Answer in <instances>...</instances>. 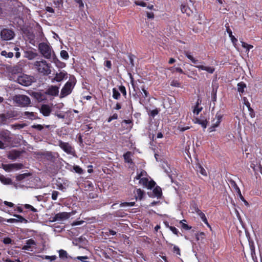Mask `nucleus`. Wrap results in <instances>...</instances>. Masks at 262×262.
Listing matches in <instances>:
<instances>
[{
	"label": "nucleus",
	"mask_w": 262,
	"mask_h": 262,
	"mask_svg": "<svg viewBox=\"0 0 262 262\" xmlns=\"http://www.w3.org/2000/svg\"><path fill=\"white\" fill-rule=\"evenodd\" d=\"M237 91L240 93L241 95H242L244 92V90L246 88V84L244 82H240L238 83L237 85Z\"/></svg>",
	"instance_id": "obj_19"
},
{
	"label": "nucleus",
	"mask_w": 262,
	"mask_h": 262,
	"mask_svg": "<svg viewBox=\"0 0 262 262\" xmlns=\"http://www.w3.org/2000/svg\"><path fill=\"white\" fill-rule=\"evenodd\" d=\"M184 55L199 70L205 71L209 74H213L215 71V68L213 66H205L203 64H197L199 63V60L194 57L192 53L189 51H184Z\"/></svg>",
	"instance_id": "obj_1"
},
{
	"label": "nucleus",
	"mask_w": 262,
	"mask_h": 262,
	"mask_svg": "<svg viewBox=\"0 0 262 262\" xmlns=\"http://www.w3.org/2000/svg\"><path fill=\"white\" fill-rule=\"evenodd\" d=\"M9 113H8L7 114H0V123L1 124H5L6 123L7 120L8 118H9Z\"/></svg>",
	"instance_id": "obj_26"
},
{
	"label": "nucleus",
	"mask_w": 262,
	"mask_h": 262,
	"mask_svg": "<svg viewBox=\"0 0 262 262\" xmlns=\"http://www.w3.org/2000/svg\"><path fill=\"white\" fill-rule=\"evenodd\" d=\"M150 0H138V1H136L135 2V3L137 6H140L144 7H146L147 5L146 2V1L148 2Z\"/></svg>",
	"instance_id": "obj_31"
},
{
	"label": "nucleus",
	"mask_w": 262,
	"mask_h": 262,
	"mask_svg": "<svg viewBox=\"0 0 262 262\" xmlns=\"http://www.w3.org/2000/svg\"><path fill=\"white\" fill-rule=\"evenodd\" d=\"M141 90L142 91V92H143V97L144 98H147L149 96V93L147 91V90L145 89V88L143 86L142 88H141Z\"/></svg>",
	"instance_id": "obj_51"
},
{
	"label": "nucleus",
	"mask_w": 262,
	"mask_h": 262,
	"mask_svg": "<svg viewBox=\"0 0 262 262\" xmlns=\"http://www.w3.org/2000/svg\"><path fill=\"white\" fill-rule=\"evenodd\" d=\"M3 242L6 245L10 244L12 243V240L10 237H7L3 239Z\"/></svg>",
	"instance_id": "obj_52"
},
{
	"label": "nucleus",
	"mask_w": 262,
	"mask_h": 262,
	"mask_svg": "<svg viewBox=\"0 0 262 262\" xmlns=\"http://www.w3.org/2000/svg\"><path fill=\"white\" fill-rule=\"evenodd\" d=\"M24 207L26 209L31 210L33 212H36L37 211V210L36 208H35L34 207H33L32 205H31L30 204H25L24 205Z\"/></svg>",
	"instance_id": "obj_45"
},
{
	"label": "nucleus",
	"mask_w": 262,
	"mask_h": 262,
	"mask_svg": "<svg viewBox=\"0 0 262 262\" xmlns=\"http://www.w3.org/2000/svg\"><path fill=\"white\" fill-rule=\"evenodd\" d=\"M59 146L68 154L72 155L74 152V148L68 142L61 140L59 141Z\"/></svg>",
	"instance_id": "obj_8"
},
{
	"label": "nucleus",
	"mask_w": 262,
	"mask_h": 262,
	"mask_svg": "<svg viewBox=\"0 0 262 262\" xmlns=\"http://www.w3.org/2000/svg\"><path fill=\"white\" fill-rule=\"evenodd\" d=\"M14 50L16 51V53H15V57L17 58H18L20 57V53L18 51H19V48L15 47L14 48Z\"/></svg>",
	"instance_id": "obj_62"
},
{
	"label": "nucleus",
	"mask_w": 262,
	"mask_h": 262,
	"mask_svg": "<svg viewBox=\"0 0 262 262\" xmlns=\"http://www.w3.org/2000/svg\"><path fill=\"white\" fill-rule=\"evenodd\" d=\"M242 43V46L244 48H245L247 49V50L249 51L250 49H252L253 48V46L251 45H249L244 41H241Z\"/></svg>",
	"instance_id": "obj_39"
},
{
	"label": "nucleus",
	"mask_w": 262,
	"mask_h": 262,
	"mask_svg": "<svg viewBox=\"0 0 262 262\" xmlns=\"http://www.w3.org/2000/svg\"><path fill=\"white\" fill-rule=\"evenodd\" d=\"M59 256L61 259H67L68 258V253L66 251L60 249L58 251Z\"/></svg>",
	"instance_id": "obj_27"
},
{
	"label": "nucleus",
	"mask_w": 262,
	"mask_h": 262,
	"mask_svg": "<svg viewBox=\"0 0 262 262\" xmlns=\"http://www.w3.org/2000/svg\"><path fill=\"white\" fill-rule=\"evenodd\" d=\"M26 56L29 59H32L34 58H35L36 56V54L31 51H27L26 52Z\"/></svg>",
	"instance_id": "obj_32"
},
{
	"label": "nucleus",
	"mask_w": 262,
	"mask_h": 262,
	"mask_svg": "<svg viewBox=\"0 0 262 262\" xmlns=\"http://www.w3.org/2000/svg\"><path fill=\"white\" fill-rule=\"evenodd\" d=\"M38 50L40 54L46 59L51 58L52 48L45 42H41L38 45Z\"/></svg>",
	"instance_id": "obj_5"
},
{
	"label": "nucleus",
	"mask_w": 262,
	"mask_h": 262,
	"mask_svg": "<svg viewBox=\"0 0 262 262\" xmlns=\"http://www.w3.org/2000/svg\"><path fill=\"white\" fill-rule=\"evenodd\" d=\"M46 127L47 128H49L50 127V125H43L41 124H33L31 126V128L37 129V130H42L44 127Z\"/></svg>",
	"instance_id": "obj_23"
},
{
	"label": "nucleus",
	"mask_w": 262,
	"mask_h": 262,
	"mask_svg": "<svg viewBox=\"0 0 262 262\" xmlns=\"http://www.w3.org/2000/svg\"><path fill=\"white\" fill-rule=\"evenodd\" d=\"M40 112L44 116H49L51 112V109L48 105L43 104L41 106Z\"/></svg>",
	"instance_id": "obj_15"
},
{
	"label": "nucleus",
	"mask_w": 262,
	"mask_h": 262,
	"mask_svg": "<svg viewBox=\"0 0 262 262\" xmlns=\"http://www.w3.org/2000/svg\"><path fill=\"white\" fill-rule=\"evenodd\" d=\"M67 73L64 71L60 72V73H57L54 77L53 81H56L57 82L61 81L64 78H67Z\"/></svg>",
	"instance_id": "obj_12"
},
{
	"label": "nucleus",
	"mask_w": 262,
	"mask_h": 262,
	"mask_svg": "<svg viewBox=\"0 0 262 262\" xmlns=\"http://www.w3.org/2000/svg\"><path fill=\"white\" fill-rule=\"evenodd\" d=\"M22 69L17 65L11 68L10 72L13 74H17L21 72Z\"/></svg>",
	"instance_id": "obj_28"
},
{
	"label": "nucleus",
	"mask_w": 262,
	"mask_h": 262,
	"mask_svg": "<svg viewBox=\"0 0 262 262\" xmlns=\"http://www.w3.org/2000/svg\"><path fill=\"white\" fill-rule=\"evenodd\" d=\"M1 55L2 56H5V57L10 58H12L14 56L13 53L7 52L5 50L2 51L1 53Z\"/></svg>",
	"instance_id": "obj_30"
},
{
	"label": "nucleus",
	"mask_w": 262,
	"mask_h": 262,
	"mask_svg": "<svg viewBox=\"0 0 262 262\" xmlns=\"http://www.w3.org/2000/svg\"><path fill=\"white\" fill-rule=\"evenodd\" d=\"M119 90L122 94V95L125 98H126V97L127 93H126L125 87L124 85H120L119 86Z\"/></svg>",
	"instance_id": "obj_37"
},
{
	"label": "nucleus",
	"mask_w": 262,
	"mask_h": 262,
	"mask_svg": "<svg viewBox=\"0 0 262 262\" xmlns=\"http://www.w3.org/2000/svg\"><path fill=\"white\" fill-rule=\"evenodd\" d=\"M46 157L48 160L54 162L55 159V157L53 155L51 152H47L46 154Z\"/></svg>",
	"instance_id": "obj_33"
},
{
	"label": "nucleus",
	"mask_w": 262,
	"mask_h": 262,
	"mask_svg": "<svg viewBox=\"0 0 262 262\" xmlns=\"http://www.w3.org/2000/svg\"><path fill=\"white\" fill-rule=\"evenodd\" d=\"M68 215L67 212H60L55 214L53 218V221H61L63 219H67Z\"/></svg>",
	"instance_id": "obj_13"
},
{
	"label": "nucleus",
	"mask_w": 262,
	"mask_h": 262,
	"mask_svg": "<svg viewBox=\"0 0 262 262\" xmlns=\"http://www.w3.org/2000/svg\"><path fill=\"white\" fill-rule=\"evenodd\" d=\"M75 258L80 260L82 262H88L87 260L89 259V257L87 256H78Z\"/></svg>",
	"instance_id": "obj_42"
},
{
	"label": "nucleus",
	"mask_w": 262,
	"mask_h": 262,
	"mask_svg": "<svg viewBox=\"0 0 262 262\" xmlns=\"http://www.w3.org/2000/svg\"><path fill=\"white\" fill-rule=\"evenodd\" d=\"M118 118V114L117 113H115L112 116H110V117L107 119V122H111L113 120L117 119Z\"/></svg>",
	"instance_id": "obj_48"
},
{
	"label": "nucleus",
	"mask_w": 262,
	"mask_h": 262,
	"mask_svg": "<svg viewBox=\"0 0 262 262\" xmlns=\"http://www.w3.org/2000/svg\"><path fill=\"white\" fill-rule=\"evenodd\" d=\"M181 11L182 13H185L189 15V13L188 12V11L189 10V9L186 5H182L181 6Z\"/></svg>",
	"instance_id": "obj_44"
},
{
	"label": "nucleus",
	"mask_w": 262,
	"mask_h": 262,
	"mask_svg": "<svg viewBox=\"0 0 262 262\" xmlns=\"http://www.w3.org/2000/svg\"><path fill=\"white\" fill-rule=\"evenodd\" d=\"M243 101L245 105L247 107L248 109H251L250 103L246 97H244Z\"/></svg>",
	"instance_id": "obj_58"
},
{
	"label": "nucleus",
	"mask_w": 262,
	"mask_h": 262,
	"mask_svg": "<svg viewBox=\"0 0 262 262\" xmlns=\"http://www.w3.org/2000/svg\"><path fill=\"white\" fill-rule=\"evenodd\" d=\"M60 54L61 58L65 60H67L69 58V54L66 50H61Z\"/></svg>",
	"instance_id": "obj_36"
},
{
	"label": "nucleus",
	"mask_w": 262,
	"mask_h": 262,
	"mask_svg": "<svg viewBox=\"0 0 262 262\" xmlns=\"http://www.w3.org/2000/svg\"><path fill=\"white\" fill-rule=\"evenodd\" d=\"M4 221H6L7 223H14L18 222L17 219H7V220L4 219Z\"/></svg>",
	"instance_id": "obj_59"
},
{
	"label": "nucleus",
	"mask_w": 262,
	"mask_h": 262,
	"mask_svg": "<svg viewBox=\"0 0 262 262\" xmlns=\"http://www.w3.org/2000/svg\"><path fill=\"white\" fill-rule=\"evenodd\" d=\"M195 169L198 172H199L202 175H203L204 176H207V173L206 170L204 168V167L200 163L196 164Z\"/></svg>",
	"instance_id": "obj_17"
},
{
	"label": "nucleus",
	"mask_w": 262,
	"mask_h": 262,
	"mask_svg": "<svg viewBox=\"0 0 262 262\" xmlns=\"http://www.w3.org/2000/svg\"><path fill=\"white\" fill-rule=\"evenodd\" d=\"M34 66L38 72L43 74L44 75H49L51 72V64L48 63L45 60L35 61Z\"/></svg>",
	"instance_id": "obj_2"
},
{
	"label": "nucleus",
	"mask_w": 262,
	"mask_h": 262,
	"mask_svg": "<svg viewBox=\"0 0 262 262\" xmlns=\"http://www.w3.org/2000/svg\"><path fill=\"white\" fill-rule=\"evenodd\" d=\"M153 193L157 198H160L162 194V189L159 186H157L154 189Z\"/></svg>",
	"instance_id": "obj_22"
},
{
	"label": "nucleus",
	"mask_w": 262,
	"mask_h": 262,
	"mask_svg": "<svg viewBox=\"0 0 262 262\" xmlns=\"http://www.w3.org/2000/svg\"><path fill=\"white\" fill-rule=\"evenodd\" d=\"M59 93V88L55 85H52L45 92V94L52 96H56Z\"/></svg>",
	"instance_id": "obj_9"
},
{
	"label": "nucleus",
	"mask_w": 262,
	"mask_h": 262,
	"mask_svg": "<svg viewBox=\"0 0 262 262\" xmlns=\"http://www.w3.org/2000/svg\"><path fill=\"white\" fill-rule=\"evenodd\" d=\"M167 227L169 228V229L172 232V233L177 236L179 235V231L174 226H170L167 225Z\"/></svg>",
	"instance_id": "obj_40"
},
{
	"label": "nucleus",
	"mask_w": 262,
	"mask_h": 262,
	"mask_svg": "<svg viewBox=\"0 0 262 262\" xmlns=\"http://www.w3.org/2000/svg\"><path fill=\"white\" fill-rule=\"evenodd\" d=\"M183 222H186L185 220H183L180 221V223L182 224V228L186 230H189L191 229V226H189L188 225L183 223Z\"/></svg>",
	"instance_id": "obj_35"
},
{
	"label": "nucleus",
	"mask_w": 262,
	"mask_h": 262,
	"mask_svg": "<svg viewBox=\"0 0 262 262\" xmlns=\"http://www.w3.org/2000/svg\"><path fill=\"white\" fill-rule=\"evenodd\" d=\"M76 79L73 76L66 83L60 92V97H64L70 94L76 84Z\"/></svg>",
	"instance_id": "obj_3"
},
{
	"label": "nucleus",
	"mask_w": 262,
	"mask_h": 262,
	"mask_svg": "<svg viewBox=\"0 0 262 262\" xmlns=\"http://www.w3.org/2000/svg\"><path fill=\"white\" fill-rule=\"evenodd\" d=\"M122 123H125L127 124H130L129 128H132L133 125V120L131 119L126 120L124 119L122 121Z\"/></svg>",
	"instance_id": "obj_50"
},
{
	"label": "nucleus",
	"mask_w": 262,
	"mask_h": 262,
	"mask_svg": "<svg viewBox=\"0 0 262 262\" xmlns=\"http://www.w3.org/2000/svg\"><path fill=\"white\" fill-rule=\"evenodd\" d=\"M155 185L156 182L154 181H148L147 185L146 187H147L148 189H151L155 186Z\"/></svg>",
	"instance_id": "obj_43"
},
{
	"label": "nucleus",
	"mask_w": 262,
	"mask_h": 262,
	"mask_svg": "<svg viewBox=\"0 0 262 262\" xmlns=\"http://www.w3.org/2000/svg\"><path fill=\"white\" fill-rule=\"evenodd\" d=\"M17 82L22 85L27 86L31 84L32 80L31 77L23 74L17 77Z\"/></svg>",
	"instance_id": "obj_6"
},
{
	"label": "nucleus",
	"mask_w": 262,
	"mask_h": 262,
	"mask_svg": "<svg viewBox=\"0 0 262 262\" xmlns=\"http://www.w3.org/2000/svg\"><path fill=\"white\" fill-rule=\"evenodd\" d=\"M133 154L130 151H127L123 155V158L124 160V162L125 163H127L130 164V165H135L134 162L133 161L132 159V156Z\"/></svg>",
	"instance_id": "obj_14"
},
{
	"label": "nucleus",
	"mask_w": 262,
	"mask_h": 262,
	"mask_svg": "<svg viewBox=\"0 0 262 262\" xmlns=\"http://www.w3.org/2000/svg\"><path fill=\"white\" fill-rule=\"evenodd\" d=\"M122 206H134L135 205V202H124L121 204Z\"/></svg>",
	"instance_id": "obj_49"
},
{
	"label": "nucleus",
	"mask_w": 262,
	"mask_h": 262,
	"mask_svg": "<svg viewBox=\"0 0 262 262\" xmlns=\"http://www.w3.org/2000/svg\"><path fill=\"white\" fill-rule=\"evenodd\" d=\"M24 116L31 119L35 118V114L33 112H25L24 113Z\"/></svg>",
	"instance_id": "obj_38"
},
{
	"label": "nucleus",
	"mask_w": 262,
	"mask_h": 262,
	"mask_svg": "<svg viewBox=\"0 0 262 262\" xmlns=\"http://www.w3.org/2000/svg\"><path fill=\"white\" fill-rule=\"evenodd\" d=\"M173 252H176L177 254L178 255H180V248L177 246H174L173 247Z\"/></svg>",
	"instance_id": "obj_63"
},
{
	"label": "nucleus",
	"mask_w": 262,
	"mask_h": 262,
	"mask_svg": "<svg viewBox=\"0 0 262 262\" xmlns=\"http://www.w3.org/2000/svg\"><path fill=\"white\" fill-rule=\"evenodd\" d=\"M237 189L241 200L243 201L246 205H248V203L245 200L243 196L242 195L239 188H237Z\"/></svg>",
	"instance_id": "obj_56"
},
{
	"label": "nucleus",
	"mask_w": 262,
	"mask_h": 262,
	"mask_svg": "<svg viewBox=\"0 0 262 262\" xmlns=\"http://www.w3.org/2000/svg\"><path fill=\"white\" fill-rule=\"evenodd\" d=\"M13 101L18 106L27 107L31 103L30 98L25 95L17 94L13 97Z\"/></svg>",
	"instance_id": "obj_4"
},
{
	"label": "nucleus",
	"mask_w": 262,
	"mask_h": 262,
	"mask_svg": "<svg viewBox=\"0 0 262 262\" xmlns=\"http://www.w3.org/2000/svg\"><path fill=\"white\" fill-rule=\"evenodd\" d=\"M36 245V242L33 239L30 238L26 241V245L22 247V249L32 251V247Z\"/></svg>",
	"instance_id": "obj_10"
},
{
	"label": "nucleus",
	"mask_w": 262,
	"mask_h": 262,
	"mask_svg": "<svg viewBox=\"0 0 262 262\" xmlns=\"http://www.w3.org/2000/svg\"><path fill=\"white\" fill-rule=\"evenodd\" d=\"M30 176V174L28 173H24L22 174H19L16 177V180L18 181H22L25 179L27 177Z\"/></svg>",
	"instance_id": "obj_29"
},
{
	"label": "nucleus",
	"mask_w": 262,
	"mask_h": 262,
	"mask_svg": "<svg viewBox=\"0 0 262 262\" xmlns=\"http://www.w3.org/2000/svg\"><path fill=\"white\" fill-rule=\"evenodd\" d=\"M198 105H199V104L198 103V104L196 105V106H195V108H194V110H193V113H194V114H196V115H198V114L200 113V112L202 111V107L199 108V107H198Z\"/></svg>",
	"instance_id": "obj_54"
},
{
	"label": "nucleus",
	"mask_w": 262,
	"mask_h": 262,
	"mask_svg": "<svg viewBox=\"0 0 262 262\" xmlns=\"http://www.w3.org/2000/svg\"><path fill=\"white\" fill-rule=\"evenodd\" d=\"M14 216L18 219V222H23L26 221V220L20 215L14 214Z\"/></svg>",
	"instance_id": "obj_55"
},
{
	"label": "nucleus",
	"mask_w": 262,
	"mask_h": 262,
	"mask_svg": "<svg viewBox=\"0 0 262 262\" xmlns=\"http://www.w3.org/2000/svg\"><path fill=\"white\" fill-rule=\"evenodd\" d=\"M136 199L141 200L145 195V192L141 189H137L135 191Z\"/></svg>",
	"instance_id": "obj_18"
},
{
	"label": "nucleus",
	"mask_w": 262,
	"mask_h": 262,
	"mask_svg": "<svg viewBox=\"0 0 262 262\" xmlns=\"http://www.w3.org/2000/svg\"><path fill=\"white\" fill-rule=\"evenodd\" d=\"M170 85L172 86L180 87L181 83L177 80H173L171 82Z\"/></svg>",
	"instance_id": "obj_53"
},
{
	"label": "nucleus",
	"mask_w": 262,
	"mask_h": 262,
	"mask_svg": "<svg viewBox=\"0 0 262 262\" xmlns=\"http://www.w3.org/2000/svg\"><path fill=\"white\" fill-rule=\"evenodd\" d=\"M225 26L226 27V32L228 33L232 42L233 43H235L237 41V39L233 35L232 32L230 28L229 24L226 23Z\"/></svg>",
	"instance_id": "obj_16"
},
{
	"label": "nucleus",
	"mask_w": 262,
	"mask_h": 262,
	"mask_svg": "<svg viewBox=\"0 0 262 262\" xmlns=\"http://www.w3.org/2000/svg\"><path fill=\"white\" fill-rule=\"evenodd\" d=\"M195 123L201 125L205 129L207 126L208 121L206 119L202 120L199 118H196Z\"/></svg>",
	"instance_id": "obj_21"
},
{
	"label": "nucleus",
	"mask_w": 262,
	"mask_h": 262,
	"mask_svg": "<svg viewBox=\"0 0 262 262\" xmlns=\"http://www.w3.org/2000/svg\"><path fill=\"white\" fill-rule=\"evenodd\" d=\"M59 194V192L58 191L55 190L53 191L51 196L52 199L54 201L56 200Z\"/></svg>",
	"instance_id": "obj_47"
},
{
	"label": "nucleus",
	"mask_w": 262,
	"mask_h": 262,
	"mask_svg": "<svg viewBox=\"0 0 262 262\" xmlns=\"http://www.w3.org/2000/svg\"><path fill=\"white\" fill-rule=\"evenodd\" d=\"M32 96L38 102H41L46 99L45 95L40 92H34L32 93Z\"/></svg>",
	"instance_id": "obj_11"
},
{
	"label": "nucleus",
	"mask_w": 262,
	"mask_h": 262,
	"mask_svg": "<svg viewBox=\"0 0 262 262\" xmlns=\"http://www.w3.org/2000/svg\"><path fill=\"white\" fill-rule=\"evenodd\" d=\"M43 258L45 259L50 260L51 261L55 260L57 258V256L56 255H52V256H48V255H45L43 257Z\"/></svg>",
	"instance_id": "obj_46"
},
{
	"label": "nucleus",
	"mask_w": 262,
	"mask_h": 262,
	"mask_svg": "<svg viewBox=\"0 0 262 262\" xmlns=\"http://www.w3.org/2000/svg\"><path fill=\"white\" fill-rule=\"evenodd\" d=\"M0 181L5 185H9L12 183V180L10 178H6L4 176L0 174Z\"/></svg>",
	"instance_id": "obj_20"
},
{
	"label": "nucleus",
	"mask_w": 262,
	"mask_h": 262,
	"mask_svg": "<svg viewBox=\"0 0 262 262\" xmlns=\"http://www.w3.org/2000/svg\"><path fill=\"white\" fill-rule=\"evenodd\" d=\"M148 181L149 180L147 178H142V179H140L139 183L144 186L146 187Z\"/></svg>",
	"instance_id": "obj_41"
},
{
	"label": "nucleus",
	"mask_w": 262,
	"mask_h": 262,
	"mask_svg": "<svg viewBox=\"0 0 262 262\" xmlns=\"http://www.w3.org/2000/svg\"><path fill=\"white\" fill-rule=\"evenodd\" d=\"M14 35V32L12 30L4 29L1 32V37L4 40H11L13 38Z\"/></svg>",
	"instance_id": "obj_7"
},
{
	"label": "nucleus",
	"mask_w": 262,
	"mask_h": 262,
	"mask_svg": "<svg viewBox=\"0 0 262 262\" xmlns=\"http://www.w3.org/2000/svg\"><path fill=\"white\" fill-rule=\"evenodd\" d=\"M113 92V98L115 100H118L120 98L121 95L119 91L115 88H114L112 90Z\"/></svg>",
	"instance_id": "obj_24"
},
{
	"label": "nucleus",
	"mask_w": 262,
	"mask_h": 262,
	"mask_svg": "<svg viewBox=\"0 0 262 262\" xmlns=\"http://www.w3.org/2000/svg\"><path fill=\"white\" fill-rule=\"evenodd\" d=\"M57 186L58 189L62 191H64L66 189V187L59 182L57 183Z\"/></svg>",
	"instance_id": "obj_57"
},
{
	"label": "nucleus",
	"mask_w": 262,
	"mask_h": 262,
	"mask_svg": "<svg viewBox=\"0 0 262 262\" xmlns=\"http://www.w3.org/2000/svg\"><path fill=\"white\" fill-rule=\"evenodd\" d=\"M104 66L108 69H110L112 68V62L110 60H106L104 62Z\"/></svg>",
	"instance_id": "obj_61"
},
{
	"label": "nucleus",
	"mask_w": 262,
	"mask_h": 262,
	"mask_svg": "<svg viewBox=\"0 0 262 262\" xmlns=\"http://www.w3.org/2000/svg\"><path fill=\"white\" fill-rule=\"evenodd\" d=\"M159 113V111L156 108L155 110H152L150 113V115L152 117H154L156 115H157Z\"/></svg>",
	"instance_id": "obj_60"
},
{
	"label": "nucleus",
	"mask_w": 262,
	"mask_h": 262,
	"mask_svg": "<svg viewBox=\"0 0 262 262\" xmlns=\"http://www.w3.org/2000/svg\"><path fill=\"white\" fill-rule=\"evenodd\" d=\"M4 204L9 207H13L14 205L12 202H9L6 201L4 202Z\"/></svg>",
	"instance_id": "obj_64"
},
{
	"label": "nucleus",
	"mask_w": 262,
	"mask_h": 262,
	"mask_svg": "<svg viewBox=\"0 0 262 262\" xmlns=\"http://www.w3.org/2000/svg\"><path fill=\"white\" fill-rule=\"evenodd\" d=\"M73 168L76 173L80 174L83 173V170L78 165H74Z\"/></svg>",
	"instance_id": "obj_34"
},
{
	"label": "nucleus",
	"mask_w": 262,
	"mask_h": 262,
	"mask_svg": "<svg viewBox=\"0 0 262 262\" xmlns=\"http://www.w3.org/2000/svg\"><path fill=\"white\" fill-rule=\"evenodd\" d=\"M20 156V152L17 150H13L10 153L9 157L10 159L14 160L18 158Z\"/></svg>",
	"instance_id": "obj_25"
}]
</instances>
